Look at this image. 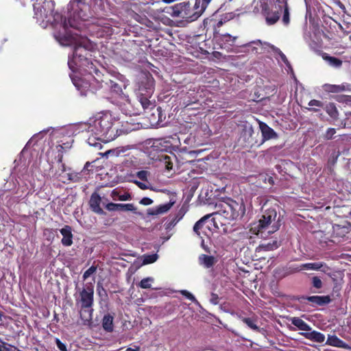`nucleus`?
<instances>
[{
	"instance_id": "f257e3e1",
	"label": "nucleus",
	"mask_w": 351,
	"mask_h": 351,
	"mask_svg": "<svg viewBox=\"0 0 351 351\" xmlns=\"http://www.w3.org/2000/svg\"><path fill=\"white\" fill-rule=\"evenodd\" d=\"M55 1L44 0L41 4L34 5V14L38 21L45 26L51 25L53 29L60 28L54 33L55 38L62 45L72 43L73 37L68 31V24L66 17L55 12Z\"/></svg>"
},
{
	"instance_id": "f03ea898",
	"label": "nucleus",
	"mask_w": 351,
	"mask_h": 351,
	"mask_svg": "<svg viewBox=\"0 0 351 351\" xmlns=\"http://www.w3.org/2000/svg\"><path fill=\"white\" fill-rule=\"evenodd\" d=\"M116 122L115 118L109 112H100L90 118L85 124V130L90 134L88 138L90 145H94L92 141L97 140L104 143L114 140L119 134L118 129L113 127Z\"/></svg>"
},
{
	"instance_id": "7ed1b4c3",
	"label": "nucleus",
	"mask_w": 351,
	"mask_h": 351,
	"mask_svg": "<svg viewBox=\"0 0 351 351\" xmlns=\"http://www.w3.org/2000/svg\"><path fill=\"white\" fill-rule=\"evenodd\" d=\"M69 32L73 36V40L72 43L67 46L75 44L73 58L68 62L69 68L73 71L76 69H82L93 77V75H97V73H99L101 70L96 65L97 62H95L94 63L88 58V56H90V49L91 48V44L89 43V40L83 39L80 42L77 43L74 35L70 31Z\"/></svg>"
},
{
	"instance_id": "20e7f679",
	"label": "nucleus",
	"mask_w": 351,
	"mask_h": 351,
	"mask_svg": "<svg viewBox=\"0 0 351 351\" xmlns=\"http://www.w3.org/2000/svg\"><path fill=\"white\" fill-rule=\"evenodd\" d=\"M216 211L213 213L218 221L221 219L232 221L242 217L245 213L243 202H237L231 198L219 201L216 205Z\"/></svg>"
},
{
	"instance_id": "39448f33",
	"label": "nucleus",
	"mask_w": 351,
	"mask_h": 351,
	"mask_svg": "<svg viewBox=\"0 0 351 351\" xmlns=\"http://www.w3.org/2000/svg\"><path fill=\"white\" fill-rule=\"evenodd\" d=\"M206 8L195 0L194 4L190 1H182L167 8V13L174 18H181L186 22L196 21Z\"/></svg>"
},
{
	"instance_id": "423d86ee",
	"label": "nucleus",
	"mask_w": 351,
	"mask_h": 351,
	"mask_svg": "<svg viewBox=\"0 0 351 351\" xmlns=\"http://www.w3.org/2000/svg\"><path fill=\"white\" fill-rule=\"evenodd\" d=\"M93 75V79L98 84V86L103 88L105 86L110 88L112 97L117 99L121 104L130 103L129 95L122 89L121 86L117 82L109 78L106 71L101 67V71Z\"/></svg>"
},
{
	"instance_id": "0eeeda50",
	"label": "nucleus",
	"mask_w": 351,
	"mask_h": 351,
	"mask_svg": "<svg viewBox=\"0 0 351 351\" xmlns=\"http://www.w3.org/2000/svg\"><path fill=\"white\" fill-rule=\"evenodd\" d=\"M278 207L277 204L271 206L268 202L264 204L263 206L264 210L263 214L258 223L259 232H263L267 231L268 233L271 234L279 229L280 223L278 220H276L277 211L276 208Z\"/></svg>"
},
{
	"instance_id": "6e6552de",
	"label": "nucleus",
	"mask_w": 351,
	"mask_h": 351,
	"mask_svg": "<svg viewBox=\"0 0 351 351\" xmlns=\"http://www.w3.org/2000/svg\"><path fill=\"white\" fill-rule=\"evenodd\" d=\"M80 317L84 321L92 319L93 306L94 302V287L92 283L86 284L80 292Z\"/></svg>"
},
{
	"instance_id": "1a4fd4ad",
	"label": "nucleus",
	"mask_w": 351,
	"mask_h": 351,
	"mask_svg": "<svg viewBox=\"0 0 351 351\" xmlns=\"http://www.w3.org/2000/svg\"><path fill=\"white\" fill-rule=\"evenodd\" d=\"M240 130L239 141L243 142V146L252 148L254 146L259 147L258 137L259 132L254 131L253 125L248 121H242L239 125Z\"/></svg>"
},
{
	"instance_id": "9d476101",
	"label": "nucleus",
	"mask_w": 351,
	"mask_h": 351,
	"mask_svg": "<svg viewBox=\"0 0 351 351\" xmlns=\"http://www.w3.org/2000/svg\"><path fill=\"white\" fill-rule=\"evenodd\" d=\"M213 214L206 215L198 220L193 226V231L201 239L210 237L213 230L218 228L217 219Z\"/></svg>"
},
{
	"instance_id": "9b49d317",
	"label": "nucleus",
	"mask_w": 351,
	"mask_h": 351,
	"mask_svg": "<svg viewBox=\"0 0 351 351\" xmlns=\"http://www.w3.org/2000/svg\"><path fill=\"white\" fill-rule=\"evenodd\" d=\"M73 14H71L67 21L68 29L72 27L79 29V21H87L92 18L93 15L90 11V5L87 3H78L74 8Z\"/></svg>"
},
{
	"instance_id": "f8f14e48",
	"label": "nucleus",
	"mask_w": 351,
	"mask_h": 351,
	"mask_svg": "<svg viewBox=\"0 0 351 351\" xmlns=\"http://www.w3.org/2000/svg\"><path fill=\"white\" fill-rule=\"evenodd\" d=\"M139 95V102L142 106L144 110L152 109L154 107V105L149 100V97H150L154 92V80L153 78L152 80H147V84L145 86H143L142 84L139 86L138 88Z\"/></svg>"
},
{
	"instance_id": "ddd939ff",
	"label": "nucleus",
	"mask_w": 351,
	"mask_h": 351,
	"mask_svg": "<svg viewBox=\"0 0 351 351\" xmlns=\"http://www.w3.org/2000/svg\"><path fill=\"white\" fill-rule=\"evenodd\" d=\"M262 14L265 18L266 23L268 25H273L276 24L280 19L282 13L278 9L274 8V6L270 8L267 3L261 5Z\"/></svg>"
},
{
	"instance_id": "4468645a",
	"label": "nucleus",
	"mask_w": 351,
	"mask_h": 351,
	"mask_svg": "<svg viewBox=\"0 0 351 351\" xmlns=\"http://www.w3.org/2000/svg\"><path fill=\"white\" fill-rule=\"evenodd\" d=\"M74 140L73 137L68 136L65 140L58 141V145H56L58 155L56 156V161L61 164V171H65V165L62 163L63 154L69 149L71 148Z\"/></svg>"
},
{
	"instance_id": "2eb2a0df",
	"label": "nucleus",
	"mask_w": 351,
	"mask_h": 351,
	"mask_svg": "<svg viewBox=\"0 0 351 351\" xmlns=\"http://www.w3.org/2000/svg\"><path fill=\"white\" fill-rule=\"evenodd\" d=\"M112 19H101L98 21L97 35L98 37H109L115 34Z\"/></svg>"
},
{
	"instance_id": "dca6fc26",
	"label": "nucleus",
	"mask_w": 351,
	"mask_h": 351,
	"mask_svg": "<svg viewBox=\"0 0 351 351\" xmlns=\"http://www.w3.org/2000/svg\"><path fill=\"white\" fill-rule=\"evenodd\" d=\"M298 300L302 302L306 300L311 303L313 307L322 306L329 304L331 298L329 295H312V296H301Z\"/></svg>"
},
{
	"instance_id": "f3484780",
	"label": "nucleus",
	"mask_w": 351,
	"mask_h": 351,
	"mask_svg": "<svg viewBox=\"0 0 351 351\" xmlns=\"http://www.w3.org/2000/svg\"><path fill=\"white\" fill-rule=\"evenodd\" d=\"M138 48L134 43H127L123 46L120 51V56L126 62L133 60L137 54Z\"/></svg>"
},
{
	"instance_id": "a211bd4d",
	"label": "nucleus",
	"mask_w": 351,
	"mask_h": 351,
	"mask_svg": "<svg viewBox=\"0 0 351 351\" xmlns=\"http://www.w3.org/2000/svg\"><path fill=\"white\" fill-rule=\"evenodd\" d=\"M273 6L282 13V23L286 26L288 25L290 23V12L288 0H276Z\"/></svg>"
},
{
	"instance_id": "6ab92c4d",
	"label": "nucleus",
	"mask_w": 351,
	"mask_h": 351,
	"mask_svg": "<svg viewBox=\"0 0 351 351\" xmlns=\"http://www.w3.org/2000/svg\"><path fill=\"white\" fill-rule=\"evenodd\" d=\"M258 123L262 134V138L261 141H259L258 143L259 146L263 145L265 141L268 140L278 138L277 133L267 123L262 121H259Z\"/></svg>"
},
{
	"instance_id": "aec40b11",
	"label": "nucleus",
	"mask_w": 351,
	"mask_h": 351,
	"mask_svg": "<svg viewBox=\"0 0 351 351\" xmlns=\"http://www.w3.org/2000/svg\"><path fill=\"white\" fill-rule=\"evenodd\" d=\"M62 239L61 243L64 246H71L73 244V235L72 233V228L70 226L66 225L60 230Z\"/></svg>"
},
{
	"instance_id": "412c9836",
	"label": "nucleus",
	"mask_w": 351,
	"mask_h": 351,
	"mask_svg": "<svg viewBox=\"0 0 351 351\" xmlns=\"http://www.w3.org/2000/svg\"><path fill=\"white\" fill-rule=\"evenodd\" d=\"M101 197L97 193H93L89 201L90 207L92 210L97 214L102 215L104 213L103 209L100 207Z\"/></svg>"
},
{
	"instance_id": "4be33fe9",
	"label": "nucleus",
	"mask_w": 351,
	"mask_h": 351,
	"mask_svg": "<svg viewBox=\"0 0 351 351\" xmlns=\"http://www.w3.org/2000/svg\"><path fill=\"white\" fill-rule=\"evenodd\" d=\"M174 203H175L174 201L171 200L169 202L165 204L159 205L156 208H149L147 210V213L148 215H152V216L165 213L171 209V208L173 206Z\"/></svg>"
},
{
	"instance_id": "5701e85b",
	"label": "nucleus",
	"mask_w": 351,
	"mask_h": 351,
	"mask_svg": "<svg viewBox=\"0 0 351 351\" xmlns=\"http://www.w3.org/2000/svg\"><path fill=\"white\" fill-rule=\"evenodd\" d=\"M217 260L213 256L201 254L199 256V263L206 268H210L214 266Z\"/></svg>"
},
{
	"instance_id": "b1692460",
	"label": "nucleus",
	"mask_w": 351,
	"mask_h": 351,
	"mask_svg": "<svg viewBox=\"0 0 351 351\" xmlns=\"http://www.w3.org/2000/svg\"><path fill=\"white\" fill-rule=\"evenodd\" d=\"M237 36H232L230 34H222L220 37V40L222 43L223 48H230L236 45Z\"/></svg>"
},
{
	"instance_id": "393cba45",
	"label": "nucleus",
	"mask_w": 351,
	"mask_h": 351,
	"mask_svg": "<svg viewBox=\"0 0 351 351\" xmlns=\"http://www.w3.org/2000/svg\"><path fill=\"white\" fill-rule=\"evenodd\" d=\"M324 88L326 92L338 93L342 91L349 90V85L344 84L340 85L325 84L324 86Z\"/></svg>"
},
{
	"instance_id": "a878e982",
	"label": "nucleus",
	"mask_w": 351,
	"mask_h": 351,
	"mask_svg": "<svg viewBox=\"0 0 351 351\" xmlns=\"http://www.w3.org/2000/svg\"><path fill=\"white\" fill-rule=\"evenodd\" d=\"M323 267L328 268L326 264L323 262L307 263L302 264L299 270L311 269V270H322Z\"/></svg>"
},
{
	"instance_id": "bb28decb",
	"label": "nucleus",
	"mask_w": 351,
	"mask_h": 351,
	"mask_svg": "<svg viewBox=\"0 0 351 351\" xmlns=\"http://www.w3.org/2000/svg\"><path fill=\"white\" fill-rule=\"evenodd\" d=\"M114 317L110 314H106L102 319V327L104 330L106 332H110L113 331L114 324H113Z\"/></svg>"
},
{
	"instance_id": "cd10ccee",
	"label": "nucleus",
	"mask_w": 351,
	"mask_h": 351,
	"mask_svg": "<svg viewBox=\"0 0 351 351\" xmlns=\"http://www.w3.org/2000/svg\"><path fill=\"white\" fill-rule=\"evenodd\" d=\"M291 324L296 326L299 330L309 331L311 330L310 326L301 318L294 317L291 319Z\"/></svg>"
},
{
	"instance_id": "c85d7f7f",
	"label": "nucleus",
	"mask_w": 351,
	"mask_h": 351,
	"mask_svg": "<svg viewBox=\"0 0 351 351\" xmlns=\"http://www.w3.org/2000/svg\"><path fill=\"white\" fill-rule=\"evenodd\" d=\"M322 58L326 60L329 65L335 68H339L342 65V60L336 57L330 56L326 53H322Z\"/></svg>"
},
{
	"instance_id": "c756f323",
	"label": "nucleus",
	"mask_w": 351,
	"mask_h": 351,
	"mask_svg": "<svg viewBox=\"0 0 351 351\" xmlns=\"http://www.w3.org/2000/svg\"><path fill=\"white\" fill-rule=\"evenodd\" d=\"M304 336L306 338L317 343H322L325 340L324 335L315 330L306 332Z\"/></svg>"
},
{
	"instance_id": "7c9ffc66",
	"label": "nucleus",
	"mask_w": 351,
	"mask_h": 351,
	"mask_svg": "<svg viewBox=\"0 0 351 351\" xmlns=\"http://www.w3.org/2000/svg\"><path fill=\"white\" fill-rule=\"evenodd\" d=\"M184 215V212L180 209L173 217L169 219V221L167 223V228L173 227Z\"/></svg>"
},
{
	"instance_id": "2f4dec72",
	"label": "nucleus",
	"mask_w": 351,
	"mask_h": 351,
	"mask_svg": "<svg viewBox=\"0 0 351 351\" xmlns=\"http://www.w3.org/2000/svg\"><path fill=\"white\" fill-rule=\"evenodd\" d=\"M278 247V243L276 241H269L267 243H262L259 245V250L262 251H272Z\"/></svg>"
},
{
	"instance_id": "473e14b6",
	"label": "nucleus",
	"mask_w": 351,
	"mask_h": 351,
	"mask_svg": "<svg viewBox=\"0 0 351 351\" xmlns=\"http://www.w3.org/2000/svg\"><path fill=\"white\" fill-rule=\"evenodd\" d=\"M327 343L329 345L336 346L338 348H344L345 347V342L338 338L337 336H331L328 338Z\"/></svg>"
},
{
	"instance_id": "72a5a7b5",
	"label": "nucleus",
	"mask_w": 351,
	"mask_h": 351,
	"mask_svg": "<svg viewBox=\"0 0 351 351\" xmlns=\"http://www.w3.org/2000/svg\"><path fill=\"white\" fill-rule=\"evenodd\" d=\"M241 319L244 322L248 327L254 330H258V326L254 323V319L250 317H241Z\"/></svg>"
},
{
	"instance_id": "f704fd0d",
	"label": "nucleus",
	"mask_w": 351,
	"mask_h": 351,
	"mask_svg": "<svg viewBox=\"0 0 351 351\" xmlns=\"http://www.w3.org/2000/svg\"><path fill=\"white\" fill-rule=\"evenodd\" d=\"M154 282V278L152 277H147L142 279L138 283V286L142 289H149L151 288V282Z\"/></svg>"
},
{
	"instance_id": "c9c22d12",
	"label": "nucleus",
	"mask_w": 351,
	"mask_h": 351,
	"mask_svg": "<svg viewBox=\"0 0 351 351\" xmlns=\"http://www.w3.org/2000/svg\"><path fill=\"white\" fill-rule=\"evenodd\" d=\"M326 112L332 118H337L338 116V111L334 104H329L326 106Z\"/></svg>"
},
{
	"instance_id": "e433bc0d",
	"label": "nucleus",
	"mask_w": 351,
	"mask_h": 351,
	"mask_svg": "<svg viewBox=\"0 0 351 351\" xmlns=\"http://www.w3.org/2000/svg\"><path fill=\"white\" fill-rule=\"evenodd\" d=\"M84 170L79 173H71L69 174V180L74 182H79L83 180Z\"/></svg>"
},
{
	"instance_id": "4c0bfd02",
	"label": "nucleus",
	"mask_w": 351,
	"mask_h": 351,
	"mask_svg": "<svg viewBox=\"0 0 351 351\" xmlns=\"http://www.w3.org/2000/svg\"><path fill=\"white\" fill-rule=\"evenodd\" d=\"M118 210L135 212L136 208L133 204H118Z\"/></svg>"
},
{
	"instance_id": "58836bf2",
	"label": "nucleus",
	"mask_w": 351,
	"mask_h": 351,
	"mask_svg": "<svg viewBox=\"0 0 351 351\" xmlns=\"http://www.w3.org/2000/svg\"><path fill=\"white\" fill-rule=\"evenodd\" d=\"M97 266H95V265H92L90 267H89L83 274V276H82L83 280H85L89 276H90L93 274L95 273L97 271Z\"/></svg>"
},
{
	"instance_id": "ea45409f",
	"label": "nucleus",
	"mask_w": 351,
	"mask_h": 351,
	"mask_svg": "<svg viewBox=\"0 0 351 351\" xmlns=\"http://www.w3.org/2000/svg\"><path fill=\"white\" fill-rule=\"evenodd\" d=\"M311 282L313 287L317 289H321L323 286L322 280L317 276H313L311 279Z\"/></svg>"
},
{
	"instance_id": "a19ab883",
	"label": "nucleus",
	"mask_w": 351,
	"mask_h": 351,
	"mask_svg": "<svg viewBox=\"0 0 351 351\" xmlns=\"http://www.w3.org/2000/svg\"><path fill=\"white\" fill-rule=\"evenodd\" d=\"M180 293L184 297H186L187 299L190 300L191 302L194 303H198L195 296L187 290H182L180 291Z\"/></svg>"
},
{
	"instance_id": "79ce46f5",
	"label": "nucleus",
	"mask_w": 351,
	"mask_h": 351,
	"mask_svg": "<svg viewBox=\"0 0 351 351\" xmlns=\"http://www.w3.org/2000/svg\"><path fill=\"white\" fill-rule=\"evenodd\" d=\"M163 161L165 164V169L168 171H170L173 169V163L171 161V158L169 156H162Z\"/></svg>"
},
{
	"instance_id": "37998d69",
	"label": "nucleus",
	"mask_w": 351,
	"mask_h": 351,
	"mask_svg": "<svg viewBox=\"0 0 351 351\" xmlns=\"http://www.w3.org/2000/svg\"><path fill=\"white\" fill-rule=\"evenodd\" d=\"M336 133V130L335 128H330L327 130L326 133L324 135V138L326 140H330L333 138V136Z\"/></svg>"
},
{
	"instance_id": "c03bdc74",
	"label": "nucleus",
	"mask_w": 351,
	"mask_h": 351,
	"mask_svg": "<svg viewBox=\"0 0 351 351\" xmlns=\"http://www.w3.org/2000/svg\"><path fill=\"white\" fill-rule=\"evenodd\" d=\"M149 173L147 171L142 170L136 173V176L142 181H147V176Z\"/></svg>"
},
{
	"instance_id": "a18cd8bd",
	"label": "nucleus",
	"mask_w": 351,
	"mask_h": 351,
	"mask_svg": "<svg viewBox=\"0 0 351 351\" xmlns=\"http://www.w3.org/2000/svg\"><path fill=\"white\" fill-rule=\"evenodd\" d=\"M157 259L156 254L147 255L145 257L143 263L144 264H150L154 263Z\"/></svg>"
},
{
	"instance_id": "49530a36",
	"label": "nucleus",
	"mask_w": 351,
	"mask_h": 351,
	"mask_svg": "<svg viewBox=\"0 0 351 351\" xmlns=\"http://www.w3.org/2000/svg\"><path fill=\"white\" fill-rule=\"evenodd\" d=\"M97 291L100 297L107 296L106 290L104 288L100 282H98L97 285Z\"/></svg>"
},
{
	"instance_id": "de8ad7c7",
	"label": "nucleus",
	"mask_w": 351,
	"mask_h": 351,
	"mask_svg": "<svg viewBox=\"0 0 351 351\" xmlns=\"http://www.w3.org/2000/svg\"><path fill=\"white\" fill-rule=\"evenodd\" d=\"M55 341L57 347L60 351H67L66 346L64 343H62L58 338H56Z\"/></svg>"
},
{
	"instance_id": "09e8293b",
	"label": "nucleus",
	"mask_w": 351,
	"mask_h": 351,
	"mask_svg": "<svg viewBox=\"0 0 351 351\" xmlns=\"http://www.w3.org/2000/svg\"><path fill=\"white\" fill-rule=\"evenodd\" d=\"M105 208L109 211H116L118 210V204L112 202L108 203L105 206Z\"/></svg>"
},
{
	"instance_id": "8fccbe9b",
	"label": "nucleus",
	"mask_w": 351,
	"mask_h": 351,
	"mask_svg": "<svg viewBox=\"0 0 351 351\" xmlns=\"http://www.w3.org/2000/svg\"><path fill=\"white\" fill-rule=\"evenodd\" d=\"M308 106L313 107V106H317V107H323L324 104L319 100L317 99H312L308 102Z\"/></svg>"
},
{
	"instance_id": "3c124183",
	"label": "nucleus",
	"mask_w": 351,
	"mask_h": 351,
	"mask_svg": "<svg viewBox=\"0 0 351 351\" xmlns=\"http://www.w3.org/2000/svg\"><path fill=\"white\" fill-rule=\"evenodd\" d=\"M78 3H85L84 2H82V0H73L71 1L69 4L68 5V10L70 11V10L74 9L75 7H76V4Z\"/></svg>"
},
{
	"instance_id": "603ef678",
	"label": "nucleus",
	"mask_w": 351,
	"mask_h": 351,
	"mask_svg": "<svg viewBox=\"0 0 351 351\" xmlns=\"http://www.w3.org/2000/svg\"><path fill=\"white\" fill-rule=\"evenodd\" d=\"M139 203L141 204H143V205H145V206H148V205H150L153 203V200L152 199H150L149 197H143L142 198Z\"/></svg>"
},
{
	"instance_id": "864d4df0",
	"label": "nucleus",
	"mask_w": 351,
	"mask_h": 351,
	"mask_svg": "<svg viewBox=\"0 0 351 351\" xmlns=\"http://www.w3.org/2000/svg\"><path fill=\"white\" fill-rule=\"evenodd\" d=\"M132 199V196L129 193H125L119 196V200L120 201H128Z\"/></svg>"
},
{
	"instance_id": "5fc2aeb1",
	"label": "nucleus",
	"mask_w": 351,
	"mask_h": 351,
	"mask_svg": "<svg viewBox=\"0 0 351 351\" xmlns=\"http://www.w3.org/2000/svg\"><path fill=\"white\" fill-rule=\"evenodd\" d=\"M196 1L198 2V4H201L206 9L207 8V7L210 4V3L212 1V0H196Z\"/></svg>"
},
{
	"instance_id": "6e6d98bb",
	"label": "nucleus",
	"mask_w": 351,
	"mask_h": 351,
	"mask_svg": "<svg viewBox=\"0 0 351 351\" xmlns=\"http://www.w3.org/2000/svg\"><path fill=\"white\" fill-rule=\"evenodd\" d=\"M219 297L216 293H212L210 301L213 304H217L218 303Z\"/></svg>"
},
{
	"instance_id": "4d7b16f0",
	"label": "nucleus",
	"mask_w": 351,
	"mask_h": 351,
	"mask_svg": "<svg viewBox=\"0 0 351 351\" xmlns=\"http://www.w3.org/2000/svg\"><path fill=\"white\" fill-rule=\"evenodd\" d=\"M201 246L207 253H210L209 247L205 244L204 238L202 239Z\"/></svg>"
},
{
	"instance_id": "13d9d810",
	"label": "nucleus",
	"mask_w": 351,
	"mask_h": 351,
	"mask_svg": "<svg viewBox=\"0 0 351 351\" xmlns=\"http://www.w3.org/2000/svg\"><path fill=\"white\" fill-rule=\"evenodd\" d=\"M134 183L141 189H147V186L145 184L139 181H135Z\"/></svg>"
},
{
	"instance_id": "bf43d9fd",
	"label": "nucleus",
	"mask_w": 351,
	"mask_h": 351,
	"mask_svg": "<svg viewBox=\"0 0 351 351\" xmlns=\"http://www.w3.org/2000/svg\"><path fill=\"white\" fill-rule=\"evenodd\" d=\"M223 24V22L222 20H219L218 21H215V23L213 24L215 31H216L217 28H219Z\"/></svg>"
},
{
	"instance_id": "052dcab7",
	"label": "nucleus",
	"mask_w": 351,
	"mask_h": 351,
	"mask_svg": "<svg viewBox=\"0 0 351 351\" xmlns=\"http://www.w3.org/2000/svg\"><path fill=\"white\" fill-rule=\"evenodd\" d=\"M119 193L117 189H114L111 193V197L113 198V199H116L117 198L119 199Z\"/></svg>"
},
{
	"instance_id": "680f3d73",
	"label": "nucleus",
	"mask_w": 351,
	"mask_h": 351,
	"mask_svg": "<svg viewBox=\"0 0 351 351\" xmlns=\"http://www.w3.org/2000/svg\"><path fill=\"white\" fill-rule=\"evenodd\" d=\"M280 58H281V60H282V61H283V62H284L287 65H288V64H289V61H288V60H287V58L286 56H285L283 53L280 52Z\"/></svg>"
},
{
	"instance_id": "e2e57ef3",
	"label": "nucleus",
	"mask_w": 351,
	"mask_h": 351,
	"mask_svg": "<svg viewBox=\"0 0 351 351\" xmlns=\"http://www.w3.org/2000/svg\"><path fill=\"white\" fill-rule=\"evenodd\" d=\"M7 319L9 318L8 317L5 316L3 311H0V322H3V319Z\"/></svg>"
},
{
	"instance_id": "0e129e2a",
	"label": "nucleus",
	"mask_w": 351,
	"mask_h": 351,
	"mask_svg": "<svg viewBox=\"0 0 351 351\" xmlns=\"http://www.w3.org/2000/svg\"><path fill=\"white\" fill-rule=\"evenodd\" d=\"M267 182L269 183L270 185L274 184V180L271 176L268 177Z\"/></svg>"
},
{
	"instance_id": "69168bd1",
	"label": "nucleus",
	"mask_w": 351,
	"mask_h": 351,
	"mask_svg": "<svg viewBox=\"0 0 351 351\" xmlns=\"http://www.w3.org/2000/svg\"><path fill=\"white\" fill-rule=\"evenodd\" d=\"M174 0H162V1L164 3H171Z\"/></svg>"
},
{
	"instance_id": "338daca9",
	"label": "nucleus",
	"mask_w": 351,
	"mask_h": 351,
	"mask_svg": "<svg viewBox=\"0 0 351 351\" xmlns=\"http://www.w3.org/2000/svg\"><path fill=\"white\" fill-rule=\"evenodd\" d=\"M309 110H311V111H313V112H317V111H318V110H317V109L314 108H309Z\"/></svg>"
},
{
	"instance_id": "774afa93",
	"label": "nucleus",
	"mask_w": 351,
	"mask_h": 351,
	"mask_svg": "<svg viewBox=\"0 0 351 351\" xmlns=\"http://www.w3.org/2000/svg\"><path fill=\"white\" fill-rule=\"evenodd\" d=\"M90 163L89 162H86L85 166H84V169H86L88 166H89Z\"/></svg>"
}]
</instances>
